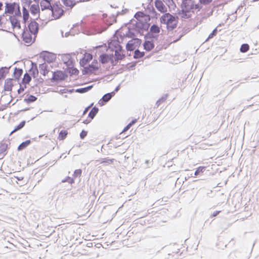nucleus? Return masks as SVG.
I'll list each match as a JSON object with an SVG mask.
<instances>
[{
    "label": "nucleus",
    "mask_w": 259,
    "mask_h": 259,
    "mask_svg": "<svg viewBox=\"0 0 259 259\" xmlns=\"http://www.w3.org/2000/svg\"><path fill=\"white\" fill-rule=\"evenodd\" d=\"M4 14L9 15V19L13 29L16 28V2L5 3Z\"/></svg>",
    "instance_id": "obj_1"
},
{
    "label": "nucleus",
    "mask_w": 259,
    "mask_h": 259,
    "mask_svg": "<svg viewBox=\"0 0 259 259\" xmlns=\"http://www.w3.org/2000/svg\"><path fill=\"white\" fill-rule=\"evenodd\" d=\"M160 21L161 23L166 25L168 30H171L175 28L178 24L177 19L169 13L163 15L160 19Z\"/></svg>",
    "instance_id": "obj_2"
},
{
    "label": "nucleus",
    "mask_w": 259,
    "mask_h": 259,
    "mask_svg": "<svg viewBox=\"0 0 259 259\" xmlns=\"http://www.w3.org/2000/svg\"><path fill=\"white\" fill-rule=\"evenodd\" d=\"M40 7L41 8V16L42 20L50 19L51 14V9L52 6L51 5V2L41 1L40 2Z\"/></svg>",
    "instance_id": "obj_3"
},
{
    "label": "nucleus",
    "mask_w": 259,
    "mask_h": 259,
    "mask_svg": "<svg viewBox=\"0 0 259 259\" xmlns=\"http://www.w3.org/2000/svg\"><path fill=\"white\" fill-rule=\"evenodd\" d=\"M35 37L36 36L32 33H31L30 30L24 29L21 34V38L26 45L28 46L34 41Z\"/></svg>",
    "instance_id": "obj_4"
},
{
    "label": "nucleus",
    "mask_w": 259,
    "mask_h": 259,
    "mask_svg": "<svg viewBox=\"0 0 259 259\" xmlns=\"http://www.w3.org/2000/svg\"><path fill=\"white\" fill-rule=\"evenodd\" d=\"M64 11L62 7L60 4L53 5L51 9V13L55 19L60 18L63 14Z\"/></svg>",
    "instance_id": "obj_5"
},
{
    "label": "nucleus",
    "mask_w": 259,
    "mask_h": 259,
    "mask_svg": "<svg viewBox=\"0 0 259 259\" xmlns=\"http://www.w3.org/2000/svg\"><path fill=\"white\" fill-rule=\"evenodd\" d=\"M40 57L48 63H52L55 61L56 56L55 54L47 51H44L40 54Z\"/></svg>",
    "instance_id": "obj_6"
},
{
    "label": "nucleus",
    "mask_w": 259,
    "mask_h": 259,
    "mask_svg": "<svg viewBox=\"0 0 259 259\" xmlns=\"http://www.w3.org/2000/svg\"><path fill=\"white\" fill-rule=\"evenodd\" d=\"M38 29V24L35 21H32L28 25V29H25L26 30H30L31 33H32L36 36Z\"/></svg>",
    "instance_id": "obj_7"
},
{
    "label": "nucleus",
    "mask_w": 259,
    "mask_h": 259,
    "mask_svg": "<svg viewBox=\"0 0 259 259\" xmlns=\"http://www.w3.org/2000/svg\"><path fill=\"white\" fill-rule=\"evenodd\" d=\"M98 108L97 107L93 108L89 114L88 118L86 120H83V123H84V124L89 123L94 118L95 115L97 114V113L98 112Z\"/></svg>",
    "instance_id": "obj_8"
},
{
    "label": "nucleus",
    "mask_w": 259,
    "mask_h": 259,
    "mask_svg": "<svg viewBox=\"0 0 259 259\" xmlns=\"http://www.w3.org/2000/svg\"><path fill=\"white\" fill-rule=\"evenodd\" d=\"M30 11L32 15L35 16L36 18L41 16V13L39 11V8L38 5H32L31 6Z\"/></svg>",
    "instance_id": "obj_9"
},
{
    "label": "nucleus",
    "mask_w": 259,
    "mask_h": 259,
    "mask_svg": "<svg viewBox=\"0 0 259 259\" xmlns=\"http://www.w3.org/2000/svg\"><path fill=\"white\" fill-rule=\"evenodd\" d=\"M65 75L62 71H57L54 72L52 79L54 80H62L64 79Z\"/></svg>",
    "instance_id": "obj_10"
},
{
    "label": "nucleus",
    "mask_w": 259,
    "mask_h": 259,
    "mask_svg": "<svg viewBox=\"0 0 259 259\" xmlns=\"http://www.w3.org/2000/svg\"><path fill=\"white\" fill-rule=\"evenodd\" d=\"M155 6L157 9L161 13H164L167 11L166 7L160 0H156L155 2Z\"/></svg>",
    "instance_id": "obj_11"
},
{
    "label": "nucleus",
    "mask_w": 259,
    "mask_h": 259,
    "mask_svg": "<svg viewBox=\"0 0 259 259\" xmlns=\"http://www.w3.org/2000/svg\"><path fill=\"white\" fill-rule=\"evenodd\" d=\"M93 58L92 55L90 53H85L84 54L83 57L80 60V64L82 65H86L89 61H90Z\"/></svg>",
    "instance_id": "obj_12"
},
{
    "label": "nucleus",
    "mask_w": 259,
    "mask_h": 259,
    "mask_svg": "<svg viewBox=\"0 0 259 259\" xmlns=\"http://www.w3.org/2000/svg\"><path fill=\"white\" fill-rule=\"evenodd\" d=\"M13 80L11 78H7L5 80L4 90L5 91H11L13 86Z\"/></svg>",
    "instance_id": "obj_13"
},
{
    "label": "nucleus",
    "mask_w": 259,
    "mask_h": 259,
    "mask_svg": "<svg viewBox=\"0 0 259 259\" xmlns=\"http://www.w3.org/2000/svg\"><path fill=\"white\" fill-rule=\"evenodd\" d=\"M10 68V67H2L0 68V81H2L6 77Z\"/></svg>",
    "instance_id": "obj_14"
},
{
    "label": "nucleus",
    "mask_w": 259,
    "mask_h": 259,
    "mask_svg": "<svg viewBox=\"0 0 259 259\" xmlns=\"http://www.w3.org/2000/svg\"><path fill=\"white\" fill-rule=\"evenodd\" d=\"M144 49L147 51H150L154 48V44L151 41H145L143 44Z\"/></svg>",
    "instance_id": "obj_15"
},
{
    "label": "nucleus",
    "mask_w": 259,
    "mask_h": 259,
    "mask_svg": "<svg viewBox=\"0 0 259 259\" xmlns=\"http://www.w3.org/2000/svg\"><path fill=\"white\" fill-rule=\"evenodd\" d=\"M64 5L66 7L72 8L77 2V0H62Z\"/></svg>",
    "instance_id": "obj_16"
},
{
    "label": "nucleus",
    "mask_w": 259,
    "mask_h": 259,
    "mask_svg": "<svg viewBox=\"0 0 259 259\" xmlns=\"http://www.w3.org/2000/svg\"><path fill=\"white\" fill-rule=\"evenodd\" d=\"M39 67L41 74L44 76H46L47 74H48L49 70H48V67L46 64L43 63L40 64Z\"/></svg>",
    "instance_id": "obj_17"
},
{
    "label": "nucleus",
    "mask_w": 259,
    "mask_h": 259,
    "mask_svg": "<svg viewBox=\"0 0 259 259\" xmlns=\"http://www.w3.org/2000/svg\"><path fill=\"white\" fill-rule=\"evenodd\" d=\"M110 59V56L106 54H103L100 56V61L103 64L108 62Z\"/></svg>",
    "instance_id": "obj_18"
},
{
    "label": "nucleus",
    "mask_w": 259,
    "mask_h": 259,
    "mask_svg": "<svg viewBox=\"0 0 259 259\" xmlns=\"http://www.w3.org/2000/svg\"><path fill=\"white\" fill-rule=\"evenodd\" d=\"M68 135V132L67 130H62L59 134L58 139L59 140H64Z\"/></svg>",
    "instance_id": "obj_19"
},
{
    "label": "nucleus",
    "mask_w": 259,
    "mask_h": 259,
    "mask_svg": "<svg viewBox=\"0 0 259 259\" xmlns=\"http://www.w3.org/2000/svg\"><path fill=\"white\" fill-rule=\"evenodd\" d=\"M31 143L30 140H26V141L21 143L18 147V150H22L26 148L27 146H28Z\"/></svg>",
    "instance_id": "obj_20"
},
{
    "label": "nucleus",
    "mask_w": 259,
    "mask_h": 259,
    "mask_svg": "<svg viewBox=\"0 0 259 259\" xmlns=\"http://www.w3.org/2000/svg\"><path fill=\"white\" fill-rule=\"evenodd\" d=\"M144 53L141 52L139 50H137L135 51L134 57L136 59L140 58L144 56Z\"/></svg>",
    "instance_id": "obj_21"
},
{
    "label": "nucleus",
    "mask_w": 259,
    "mask_h": 259,
    "mask_svg": "<svg viewBox=\"0 0 259 259\" xmlns=\"http://www.w3.org/2000/svg\"><path fill=\"white\" fill-rule=\"evenodd\" d=\"M206 167L205 166H199L197 168L195 172V176H197L200 174H202L205 170Z\"/></svg>",
    "instance_id": "obj_22"
},
{
    "label": "nucleus",
    "mask_w": 259,
    "mask_h": 259,
    "mask_svg": "<svg viewBox=\"0 0 259 259\" xmlns=\"http://www.w3.org/2000/svg\"><path fill=\"white\" fill-rule=\"evenodd\" d=\"M90 68L94 70H98L99 69V64L98 61L97 60H94L90 65Z\"/></svg>",
    "instance_id": "obj_23"
},
{
    "label": "nucleus",
    "mask_w": 259,
    "mask_h": 259,
    "mask_svg": "<svg viewBox=\"0 0 259 259\" xmlns=\"http://www.w3.org/2000/svg\"><path fill=\"white\" fill-rule=\"evenodd\" d=\"M30 80H31V77L30 76V75L27 73H25L24 75V77H23V78L22 80L23 83L24 84H27V83H28Z\"/></svg>",
    "instance_id": "obj_24"
},
{
    "label": "nucleus",
    "mask_w": 259,
    "mask_h": 259,
    "mask_svg": "<svg viewBox=\"0 0 259 259\" xmlns=\"http://www.w3.org/2000/svg\"><path fill=\"white\" fill-rule=\"evenodd\" d=\"M150 31L152 33H158L160 32V28L158 26L153 25L150 28Z\"/></svg>",
    "instance_id": "obj_25"
},
{
    "label": "nucleus",
    "mask_w": 259,
    "mask_h": 259,
    "mask_svg": "<svg viewBox=\"0 0 259 259\" xmlns=\"http://www.w3.org/2000/svg\"><path fill=\"white\" fill-rule=\"evenodd\" d=\"M249 46L247 44L242 45L240 48V52L242 53H245L249 50Z\"/></svg>",
    "instance_id": "obj_26"
},
{
    "label": "nucleus",
    "mask_w": 259,
    "mask_h": 259,
    "mask_svg": "<svg viewBox=\"0 0 259 259\" xmlns=\"http://www.w3.org/2000/svg\"><path fill=\"white\" fill-rule=\"evenodd\" d=\"M37 99L36 97L33 95L28 96L27 98L25 99V101L27 103H30L36 101Z\"/></svg>",
    "instance_id": "obj_27"
},
{
    "label": "nucleus",
    "mask_w": 259,
    "mask_h": 259,
    "mask_svg": "<svg viewBox=\"0 0 259 259\" xmlns=\"http://www.w3.org/2000/svg\"><path fill=\"white\" fill-rule=\"evenodd\" d=\"M23 18L25 22L29 18V13L26 9H24L23 11Z\"/></svg>",
    "instance_id": "obj_28"
},
{
    "label": "nucleus",
    "mask_w": 259,
    "mask_h": 259,
    "mask_svg": "<svg viewBox=\"0 0 259 259\" xmlns=\"http://www.w3.org/2000/svg\"><path fill=\"white\" fill-rule=\"evenodd\" d=\"M112 93H108L105 94L103 97H102V99L105 102H108L112 97Z\"/></svg>",
    "instance_id": "obj_29"
},
{
    "label": "nucleus",
    "mask_w": 259,
    "mask_h": 259,
    "mask_svg": "<svg viewBox=\"0 0 259 259\" xmlns=\"http://www.w3.org/2000/svg\"><path fill=\"white\" fill-rule=\"evenodd\" d=\"M218 30L217 28H215L212 32L209 35L208 38H207L206 40H209L210 38H212L213 36H215L217 35Z\"/></svg>",
    "instance_id": "obj_30"
},
{
    "label": "nucleus",
    "mask_w": 259,
    "mask_h": 259,
    "mask_svg": "<svg viewBox=\"0 0 259 259\" xmlns=\"http://www.w3.org/2000/svg\"><path fill=\"white\" fill-rule=\"evenodd\" d=\"M114 160V159H108V158H105V159H104L102 161H101L100 162V163H107L108 164H112L113 163Z\"/></svg>",
    "instance_id": "obj_31"
},
{
    "label": "nucleus",
    "mask_w": 259,
    "mask_h": 259,
    "mask_svg": "<svg viewBox=\"0 0 259 259\" xmlns=\"http://www.w3.org/2000/svg\"><path fill=\"white\" fill-rule=\"evenodd\" d=\"M212 2V0H199V2L200 4L203 5H206L210 4Z\"/></svg>",
    "instance_id": "obj_32"
},
{
    "label": "nucleus",
    "mask_w": 259,
    "mask_h": 259,
    "mask_svg": "<svg viewBox=\"0 0 259 259\" xmlns=\"http://www.w3.org/2000/svg\"><path fill=\"white\" fill-rule=\"evenodd\" d=\"M144 16H145V14H144V13L143 12H138L136 13V14L135 15V17L136 19H139L140 18L144 17Z\"/></svg>",
    "instance_id": "obj_33"
},
{
    "label": "nucleus",
    "mask_w": 259,
    "mask_h": 259,
    "mask_svg": "<svg viewBox=\"0 0 259 259\" xmlns=\"http://www.w3.org/2000/svg\"><path fill=\"white\" fill-rule=\"evenodd\" d=\"M81 172H82V171H81V169H76L74 172V177H77V176L80 177L81 175Z\"/></svg>",
    "instance_id": "obj_34"
},
{
    "label": "nucleus",
    "mask_w": 259,
    "mask_h": 259,
    "mask_svg": "<svg viewBox=\"0 0 259 259\" xmlns=\"http://www.w3.org/2000/svg\"><path fill=\"white\" fill-rule=\"evenodd\" d=\"M87 135V132L84 130L82 131L80 134V137L81 139H84Z\"/></svg>",
    "instance_id": "obj_35"
},
{
    "label": "nucleus",
    "mask_w": 259,
    "mask_h": 259,
    "mask_svg": "<svg viewBox=\"0 0 259 259\" xmlns=\"http://www.w3.org/2000/svg\"><path fill=\"white\" fill-rule=\"evenodd\" d=\"M7 148V145H2L0 147V153H3L5 152Z\"/></svg>",
    "instance_id": "obj_36"
},
{
    "label": "nucleus",
    "mask_w": 259,
    "mask_h": 259,
    "mask_svg": "<svg viewBox=\"0 0 259 259\" xmlns=\"http://www.w3.org/2000/svg\"><path fill=\"white\" fill-rule=\"evenodd\" d=\"M25 124V121H23L21 122L18 125H17V130L22 128Z\"/></svg>",
    "instance_id": "obj_37"
},
{
    "label": "nucleus",
    "mask_w": 259,
    "mask_h": 259,
    "mask_svg": "<svg viewBox=\"0 0 259 259\" xmlns=\"http://www.w3.org/2000/svg\"><path fill=\"white\" fill-rule=\"evenodd\" d=\"M16 70H17L16 67H15L14 68V72H13V77H14V79L15 80H16Z\"/></svg>",
    "instance_id": "obj_38"
},
{
    "label": "nucleus",
    "mask_w": 259,
    "mask_h": 259,
    "mask_svg": "<svg viewBox=\"0 0 259 259\" xmlns=\"http://www.w3.org/2000/svg\"><path fill=\"white\" fill-rule=\"evenodd\" d=\"M137 122V120L136 119H135L133 121H132L130 123H129L128 124L129 125V126H131L132 125H133L134 123H135L136 122Z\"/></svg>",
    "instance_id": "obj_39"
},
{
    "label": "nucleus",
    "mask_w": 259,
    "mask_h": 259,
    "mask_svg": "<svg viewBox=\"0 0 259 259\" xmlns=\"http://www.w3.org/2000/svg\"><path fill=\"white\" fill-rule=\"evenodd\" d=\"M137 122V120L136 119H135L133 121H132L130 123H129L128 124L129 125V126H131L132 125H133L134 123H135L136 122Z\"/></svg>",
    "instance_id": "obj_40"
},
{
    "label": "nucleus",
    "mask_w": 259,
    "mask_h": 259,
    "mask_svg": "<svg viewBox=\"0 0 259 259\" xmlns=\"http://www.w3.org/2000/svg\"><path fill=\"white\" fill-rule=\"evenodd\" d=\"M220 211H216L214 212L212 214V217H214L217 216L220 213Z\"/></svg>",
    "instance_id": "obj_41"
},
{
    "label": "nucleus",
    "mask_w": 259,
    "mask_h": 259,
    "mask_svg": "<svg viewBox=\"0 0 259 259\" xmlns=\"http://www.w3.org/2000/svg\"><path fill=\"white\" fill-rule=\"evenodd\" d=\"M4 16V14L3 15L0 16V27L2 26L3 22L2 21V20L3 19V17Z\"/></svg>",
    "instance_id": "obj_42"
},
{
    "label": "nucleus",
    "mask_w": 259,
    "mask_h": 259,
    "mask_svg": "<svg viewBox=\"0 0 259 259\" xmlns=\"http://www.w3.org/2000/svg\"><path fill=\"white\" fill-rule=\"evenodd\" d=\"M130 127H131V126H129V125H128V124H127V125H126V126H125V127H124V128L123 129V132H125V131H127V130H128Z\"/></svg>",
    "instance_id": "obj_43"
},
{
    "label": "nucleus",
    "mask_w": 259,
    "mask_h": 259,
    "mask_svg": "<svg viewBox=\"0 0 259 259\" xmlns=\"http://www.w3.org/2000/svg\"><path fill=\"white\" fill-rule=\"evenodd\" d=\"M90 107H88L85 109V110H84V111L83 112V115H85L87 113Z\"/></svg>",
    "instance_id": "obj_44"
},
{
    "label": "nucleus",
    "mask_w": 259,
    "mask_h": 259,
    "mask_svg": "<svg viewBox=\"0 0 259 259\" xmlns=\"http://www.w3.org/2000/svg\"><path fill=\"white\" fill-rule=\"evenodd\" d=\"M86 91H87V90L85 89H82L78 90V92H79L80 93L85 92Z\"/></svg>",
    "instance_id": "obj_45"
},
{
    "label": "nucleus",
    "mask_w": 259,
    "mask_h": 259,
    "mask_svg": "<svg viewBox=\"0 0 259 259\" xmlns=\"http://www.w3.org/2000/svg\"><path fill=\"white\" fill-rule=\"evenodd\" d=\"M16 132V126L14 127V130L11 132V133H10V135H12V134L15 133Z\"/></svg>",
    "instance_id": "obj_46"
},
{
    "label": "nucleus",
    "mask_w": 259,
    "mask_h": 259,
    "mask_svg": "<svg viewBox=\"0 0 259 259\" xmlns=\"http://www.w3.org/2000/svg\"><path fill=\"white\" fill-rule=\"evenodd\" d=\"M3 6V4L2 2H0V10L2 9V8Z\"/></svg>",
    "instance_id": "obj_47"
},
{
    "label": "nucleus",
    "mask_w": 259,
    "mask_h": 259,
    "mask_svg": "<svg viewBox=\"0 0 259 259\" xmlns=\"http://www.w3.org/2000/svg\"><path fill=\"white\" fill-rule=\"evenodd\" d=\"M181 37H179L178 38L175 39V40H174L172 41V42H176L177 41H178V40H179L180 39Z\"/></svg>",
    "instance_id": "obj_48"
},
{
    "label": "nucleus",
    "mask_w": 259,
    "mask_h": 259,
    "mask_svg": "<svg viewBox=\"0 0 259 259\" xmlns=\"http://www.w3.org/2000/svg\"><path fill=\"white\" fill-rule=\"evenodd\" d=\"M17 28H20V24L17 22Z\"/></svg>",
    "instance_id": "obj_49"
},
{
    "label": "nucleus",
    "mask_w": 259,
    "mask_h": 259,
    "mask_svg": "<svg viewBox=\"0 0 259 259\" xmlns=\"http://www.w3.org/2000/svg\"><path fill=\"white\" fill-rule=\"evenodd\" d=\"M73 182H74V181L72 179H70V180H69V182L70 183H73Z\"/></svg>",
    "instance_id": "obj_50"
},
{
    "label": "nucleus",
    "mask_w": 259,
    "mask_h": 259,
    "mask_svg": "<svg viewBox=\"0 0 259 259\" xmlns=\"http://www.w3.org/2000/svg\"><path fill=\"white\" fill-rule=\"evenodd\" d=\"M42 1H46L48 2H51V0H42Z\"/></svg>",
    "instance_id": "obj_51"
},
{
    "label": "nucleus",
    "mask_w": 259,
    "mask_h": 259,
    "mask_svg": "<svg viewBox=\"0 0 259 259\" xmlns=\"http://www.w3.org/2000/svg\"><path fill=\"white\" fill-rule=\"evenodd\" d=\"M18 93H21V89H20L18 90Z\"/></svg>",
    "instance_id": "obj_52"
},
{
    "label": "nucleus",
    "mask_w": 259,
    "mask_h": 259,
    "mask_svg": "<svg viewBox=\"0 0 259 259\" xmlns=\"http://www.w3.org/2000/svg\"><path fill=\"white\" fill-rule=\"evenodd\" d=\"M14 36L16 38V34L15 33H13Z\"/></svg>",
    "instance_id": "obj_53"
},
{
    "label": "nucleus",
    "mask_w": 259,
    "mask_h": 259,
    "mask_svg": "<svg viewBox=\"0 0 259 259\" xmlns=\"http://www.w3.org/2000/svg\"><path fill=\"white\" fill-rule=\"evenodd\" d=\"M74 70V73H76V72H78V71L77 70Z\"/></svg>",
    "instance_id": "obj_54"
},
{
    "label": "nucleus",
    "mask_w": 259,
    "mask_h": 259,
    "mask_svg": "<svg viewBox=\"0 0 259 259\" xmlns=\"http://www.w3.org/2000/svg\"><path fill=\"white\" fill-rule=\"evenodd\" d=\"M15 64H16V61L14 62V64L15 65Z\"/></svg>",
    "instance_id": "obj_55"
},
{
    "label": "nucleus",
    "mask_w": 259,
    "mask_h": 259,
    "mask_svg": "<svg viewBox=\"0 0 259 259\" xmlns=\"http://www.w3.org/2000/svg\"><path fill=\"white\" fill-rule=\"evenodd\" d=\"M39 0H34L35 2H38Z\"/></svg>",
    "instance_id": "obj_56"
},
{
    "label": "nucleus",
    "mask_w": 259,
    "mask_h": 259,
    "mask_svg": "<svg viewBox=\"0 0 259 259\" xmlns=\"http://www.w3.org/2000/svg\"><path fill=\"white\" fill-rule=\"evenodd\" d=\"M254 1L256 2V1H258L259 0H254Z\"/></svg>",
    "instance_id": "obj_57"
}]
</instances>
